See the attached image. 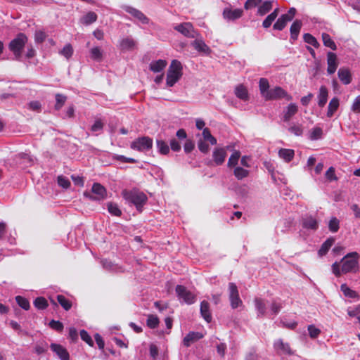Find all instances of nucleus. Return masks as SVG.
Returning <instances> with one entry per match:
<instances>
[{"instance_id":"obj_1","label":"nucleus","mask_w":360,"mask_h":360,"mask_svg":"<svg viewBox=\"0 0 360 360\" xmlns=\"http://www.w3.org/2000/svg\"><path fill=\"white\" fill-rule=\"evenodd\" d=\"M359 255L356 252L347 254L340 261L332 264V271L335 276H340L347 273H356L359 271Z\"/></svg>"},{"instance_id":"obj_2","label":"nucleus","mask_w":360,"mask_h":360,"mask_svg":"<svg viewBox=\"0 0 360 360\" xmlns=\"http://www.w3.org/2000/svg\"><path fill=\"white\" fill-rule=\"evenodd\" d=\"M122 195L127 202L134 205L137 210L139 212L142 211L143 206L148 200L146 195L143 192L136 188L123 190Z\"/></svg>"},{"instance_id":"obj_3","label":"nucleus","mask_w":360,"mask_h":360,"mask_svg":"<svg viewBox=\"0 0 360 360\" xmlns=\"http://www.w3.org/2000/svg\"><path fill=\"white\" fill-rule=\"evenodd\" d=\"M27 41L28 38L24 33H18L9 43V50L13 53L16 60H20L22 50Z\"/></svg>"},{"instance_id":"obj_4","label":"nucleus","mask_w":360,"mask_h":360,"mask_svg":"<svg viewBox=\"0 0 360 360\" xmlns=\"http://www.w3.org/2000/svg\"><path fill=\"white\" fill-rule=\"evenodd\" d=\"M182 65L177 60H173L167 73V85L173 86L182 76Z\"/></svg>"},{"instance_id":"obj_5","label":"nucleus","mask_w":360,"mask_h":360,"mask_svg":"<svg viewBox=\"0 0 360 360\" xmlns=\"http://www.w3.org/2000/svg\"><path fill=\"white\" fill-rule=\"evenodd\" d=\"M153 139L148 136L136 139L131 143V148L138 151H147L152 148Z\"/></svg>"},{"instance_id":"obj_6","label":"nucleus","mask_w":360,"mask_h":360,"mask_svg":"<svg viewBox=\"0 0 360 360\" xmlns=\"http://www.w3.org/2000/svg\"><path fill=\"white\" fill-rule=\"evenodd\" d=\"M176 292L179 299L188 304H191L195 302V295L183 285H177Z\"/></svg>"},{"instance_id":"obj_7","label":"nucleus","mask_w":360,"mask_h":360,"mask_svg":"<svg viewBox=\"0 0 360 360\" xmlns=\"http://www.w3.org/2000/svg\"><path fill=\"white\" fill-rule=\"evenodd\" d=\"M229 300L232 309H236L243 304L239 297V292L236 285L234 283L229 284Z\"/></svg>"},{"instance_id":"obj_8","label":"nucleus","mask_w":360,"mask_h":360,"mask_svg":"<svg viewBox=\"0 0 360 360\" xmlns=\"http://www.w3.org/2000/svg\"><path fill=\"white\" fill-rule=\"evenodd\" d=\"M174 29L188 38H195L198 32L191 22H183L174 26Z\"/></svg>"},{"instance_id":"obj_9","label":"nucleus","mask_w":360,"mask_h":360,"mask_svg":"<svg viewBox=\"0 0 360 360\" xmlns=\"http://www.w3.org/2000/svg\"><path fill=\"white\" fill-rule=\"evenodd\" d=\"M281 98H286L288 101L292 99V97L289 96L285 90L281 87L277 86L269 90V93L266 94L265 99L276 100Z\"/></svg>"},{"instance_id":"obj_10","label":"nucleus","mask_w":360,"mask_h":360,"mask_svg":"<svg viewBox=\"0 0 360 360\" xmlns=\"http://www.w3.org/2000/svg\"><path fill=\"white\" fill-rule=\"evenodd\" d=\"M243 15V11L241 8H226L223 11L224 18L228 20H236L241 18Z\"/></svg>"},{"instance_id":"obj_11","label":"nucleus","mask_w":360,"mask_h":360,"mask_svg":"<svg viewBox=\"0 0 360 360\" xmlns=\"http://www.w3.org/2000/svg\"><path fill=\"white\" fill-rule=\"evenodd\" d=\"M274 347L276 352L279 354L290 355L292 354L289 345L284 342L281 339H278L274 342Z\"/></svg>"},{"instance_id":"obj_12","label":"nucleus","mask_w":360,"mask_h":360,"mask_svg":"<svg viewBox=\"0 0 360 360\" xmlns=\"http://www.w3.org/2000/svg\"><path fill=\"white\" fill-rule=\"evenodd\" d=\"M327 64L328 68L327 72L329 75H332L335 72L338 66V60L337 56L335 53L328 52L327 54Z\"/></svg>"},{"instance_id":"obj_13","label":"nucleus","mask_w":360,"mask_h":360,"mask_svg":"<svg viewBox=\"0 0 360 360\" xmlns=\"http://www.w3.org/2000/svg\"><path fill=\"white\" fill-rule=\"evenodd\" d=\"M338 76L340 82L345 84H349L352 81V75L348 68H340L338 71Z\"/></svg>"},{"instance_id":"obj_14","label":"nucleus","mask_w":360,"mask_h":360,"mask_svg":"<svg viewBox=\"0 0 360 360\" xmlns=\"http://www.w3.org/2000/svg\"><path fill=\"white\" fill-rule=\"evenodd\" d=\"M124 10L141 23L148 24L149 22V19L140 11L130 6H126Z\"/></svg>"},{"instance_id":"obj_15","label":"nucleus","mask_w":360,"mask_h":360,"mask_svg":"<svg viewBox=\"0 0 360 360\" xmlns=\"http://www.w3.org/2000/svg\"><path fill=\"white\" fill-rule=\"evenodd\" d=\"M203 334L199 332H190L183 340V344L186 347H189L192 343L203 338Z\"/></svg>"},{"instance_id":"obj_16","label":"nucleus","mask_w":360,"mask_h":360,"mask_svg":"<svg viewBox=\"0 0 360 360\" xmlns=\"http://www.w3.org/2000/svg\"><path fill=\"white\" fill-rule=\"evenodd\" d=\"M302 227L315 231L319 227L318 221L312 216H306L302 219Z\"/></svg>"},{"instance_id":"obj_17","label":"nucleus","mask_w":360,"mask_h":360,"mask_svg":"<svg viewBox=\"0 0 360 360\" xmlns=\"http://www.w3.org/2000/svg\"><path fill=\"white\" fill-rule=\"evenodd\" d=\"M92 193L95 195L94 197L96 200L103 199L106 197L107 193L104 186L99 183H94L92 186Z\"/></svg>"},{"instance_id":"obj_18","label":"nucleus","mask_w":360,"mask_h":360,"mask_svg":"<svg viewBox=\"0 0 360 360\" xmlns=\"http://www.w3.org/2000/svg\"><path fill=\"white\" fill-rule=\"evenodd\" d=\"M51 348L61 360H69L70 356L68 351L61 345L53 343L51 345Z\"/></svg>"},{"instance_id":"obj_19","label":"nucleus","mask_w":360,"mask_h":360,"mask_svg":"<svg viewBox=\"0 0 360 360\" xmlns=\"http://www.w3.org/2000/svg\"><path fill=\"white\" fill-rule=\"evenodd\" d=\"M302 26V21L300 20H296L293 22V23L290 26V40L292 41L297 40L300 32L301 30Z\"/></svg>"},{"instance_id":"obj_20","label":"nucleus","mask_w":360,"mask_h":360,"mask_svg":"<svg viewBox=\"0 0 360 360\" xmlns=\"http://www.w3.org/2000/svg\"><path fill=\"white\" fill-rule=\"evenodd\" d=\"M278 155L285 162H290L295 157V150L292 149L281 148L278 152Z\"/></svg>"},{"instance_id":"obj_21","label":"nucleus","mask_w":360,"mask_h":360,"mask_svg":"<svg viewBox=\"0 0 360 360\" xmlns=\"http://www.w3.org/2000/svg\"><path fill=\"white\" fill-rule=\"evenodd\" d=\"M298 107L295 103H290L288 105L283 112V121L288 122L297 112Z\"/></svg>"},{"instance_id":"obj_22","label":"nucleus","mask_w":360,"mask_h":360,"mask_svg":"<svg viewBox=\"0 0 360 360\" xmlns=\"http://www.w3.org/2000/svg\"><path fill=\"white\" fill-rule=\"evenodd\" d=\"M226 152L224 148H216L213 152V160L216 165H221L225 160Z\"/></svg>"},{"instance_id":"obj_23","label":"nucleus","mask_w":360,"mask_h":360,"mask_svg":"<svg viewBox=\"0 0 360 360\" xmlns=\"http://www.w3.org/2000/svg\"><path fill=\"white\" fill-rule=\"evenodd\" d=\"M328 91L326 86H321L319 89V92L318 94V105L319 107H323L328 101Z\"/></svg>"},{"instance_id":"obj_24","label":"nucleus","mask_w":360,"mask_h":360,"mask_svg":"<svg viewBox=\"0 0 360 360\" xmlns=\"http://www.w3.org/2000/svg\"><path fill=\"white\" fill-rule=\"evenodd\" d=\"M167 62L165 60H158L152 61L150 64V70L153 72H159L165 69Z\"/></svg>"},{"instance_id":"obj_25","label":"nucleus","mask_w":360,"mask_h":360,"mask_svg":"<svg viewBox=\"0 0 360 360\" xmlns=\"http://www.w3.org/2000/svg\"><path fill=\"white\" fill-rule=\"evenodd\" d=\"M192 46L198 51L202 52L206 54H209L211 51L210 47L202 40L196 39L193 41Z\"/></svg>"},{"instance_id":"obj_26","label":"nucleus","mask_w":360,"mask_h":360,"mask_svg":"<svg viewBox=\"0 0 360 360\" xmlns=\"http://www.w3.org/2000/svg\"><path fill=\"white\" fill-rule=\"evenodd\" d=\"M200 314L202 318L210 323L212 320V316L210 312L209 303L207 301H202L200 303Z\"/></svg>"},{"instance_id":"obj_27","label":"nucleus","mask_w":360,"mask_h":360,"mask_svg":"<svg viewBox=\"0 0 360 360\" xmlns=\"http://www.w3.org/2000/svg\"><path fill=\"white\" fill-rule=\"evenodd\" d=\"M16 162L20 165V167H28L32 164V159L27 154H19L16 157Z\"/></svg>"},{"instance_id":"obj_28","label":"nucleus","mask_w":360,"mask_h":360,"mask_svg":"<svg viewBox=\"0 0 360 360\" xmlns=\"http://www.w3.org/2000/svg\"><path fill=\"white\" fill-rule=\"evenodd\" d=\"M255 305L257 311L258 316H263L266 314V303L264 300L261 298L255 299Z\"/></svg>"},{"instance_id":"obj_29","label":"nucleus","mask_w":360,"mask_h":360,"mask_svg":"<svg viewBox=\"0 0 360 360\" xmlns=\"http://www.w3.org/2000/svg\"><path fill=\"white\" fill-rule=\"evenodd\" d=\"M235 94L236 96L243 101H247L248 99V92L245 86L242 84L237 86L235 89Z\"/></svg>"},{"instance_id":"obj_30","label":"nucleus","mask_w":360,"mask_h":360,"mask_svg":"<svg viewBox=\"0 0 360 360\" xmlns=\"http://www.w3.org/2000/svg\"><path fill=\"white\" fill-rule=\"evenodd\" d=\"M272 7L273 2L270 1H266L259 6L257 14L262 16L264 15L272 9Z\"/></svg>"},{"instance_id":"obj_31","label":"nucleus","mask_w":360,"mask_h":360,"mask_svg":"<svg viewBox=\"0 0 360 360\" xmlns=\"http://www.w3.org/2000/svg\"><path fill=\"white\" fill-rule=\"evenodd\" d=\"M136 42L131 37H126L120 42V48L122 50H131L134 48Z\"/></svg>"},{"instance_id":"obj_32","label":"nucleus","mask_w":360,"mask_h":360,"mask_svg":"<svg viewBox=\"0 0 360 360\" xmlns=\"http://www.w3.org/2000/svg\"><path fill=\"white\" fill-rule=\"evenodd\" d=\"M339 107V100L338 98H333L329 103L328 107L327 116L328 117H333L334 112Z\"/></svg>"},{"instance_id":"obj_33","label":"nucleus","mask_w":360,"mask_h":360,"mask_svg":"<svg viewBox=\"0 0 360 360\" xmlns=\"http://www.w3.org/2000/svg\"><path fill=\"white\" fill-rule=\"evenodd\" d=\"M96 20L97 15L94 12L90 11L82 17L81 22L82 24L88 25L96 22Z\"/></svg>"},{"instance_id":"obj_34","label":"nucleus","mask_w":360,"mask_h":360,"mask_svg":"<svg viewBox=\"0 0 360 360\" xmlns=\"http://www.w3.org/2000/svg\"><path fill=\"white\" fill-rule=\"evenodd\" d=\"M259 86L260 93L262 97L265 98V97L266 96V94H268L270 90L268 80L265 78H261L259 82Z\"/></svg>"},{"instance_id":"obj_35","label":"nucleus","mask_w":360,"mask_h":360,"mask_svg":"<svg viewBox=\"0 0 360 360\" xmlns=\"http://www.w3.org/2000/svg\"><path fill=\"white\" fill-rule=\"evenodd\" d=\"M334 239L333 238H330L327 239L321 245V248L319 250V254L321 256L326 255L329 249L331 248L333 244L334 243Z\"/></svg>"},{"instance_id":"obj_36","label":"nucleus","mask_w":360,"mask_h":360,"mask_svg":"<svg viewBox=\"0 0 360 360\" xmlns=\"http://www.w3.org/2000/svg\"><path fill=\"white\" fill-rule=\"evenodd\" d=\"M91 58L96 61H101L103 59V51L100 47H94L90 50Z\"/></svg>"},{"instance_id":"obj_37","label":"nucleus","mask_w":360,"mask_h":360,"mask_svg":"<svg viewBox=\"0 0 360 360\" xmlns=\"http://www.w3.org/2000/svg\"><path fill=\"white\" fill-rule=\"evenodd\" d=\"M289 22V18L288 19H286V17H284L283 15L278 18V20H276V22L274 23L273 27L274 30H283L287 23Z\"/></svg>"},{"instance_id":"obj_38","label":"nucleus","mask_w":360,"mask_h":360,"mask_svg":"<svg viewBox=\"0 0 360 360\" xmlns=\"http://www.w3.org/2000/svg\"><path fill=\"white\" fill-rule=\"evenodd\" d=\"M322 40H323V44L326 46L330 48L332 50H336L337 46L328 34L323 33L322 34Z\"/></svg>"},{"instance_id":"obj_39","label":"nucleus","mask_w":360,"mask_h":360,"mask_svg":"<svg viewBox=\"0 0 360 360\" xmlns=\"http://www.w3.org/2000/svg\"><path fill=\"white\" fill-rule=\"evenodd\" d=\"M288 131L295 136H300L303 134L302 125L298 123H292L288 128Z\"/></svg>"},{"instance_id":"obj_40","label":"nucleus","mask_w":360,"mask_h":360,"mask_svg":"<svg viewBox=\"0 0 360 360\" xmlns=\"http://www.w3.org/2000/svg\"><path fill=\"white\" fill-rule=\"evenodd\" d=\"M203 141L210 143L212 145L217 144V139L211 134L208 128H204L202 131Z\"/></svg>"},{"instance_id":"obj_41","label":"nucleus","mask_w":360,"mask_h":360,"mask_svg":"<svg viewBox=\"0 0 360 360\" xmlns=\"http://www.w3.org/2000/svg\"><path fill=\"white\" fill-rule=\"evenodd\" d=\"M339 228L340 220L335 217H331L328 222V229L332 233H336L339 230Z\"/></svg>"},{"instance_id":"obj_42","label":"nucleus","mask_w":360,"mask_h":360,"mask_svg":"<svg viewBox=\"0 0 360 360\" xmlns=\"http://www.w3.org/2000/svg\"><path fill=\"white\" fill-rule=\"evenodd\" d=\"M240 157V152L238 150H235L229 159L228 166L229 167H235L238 164Z\"/></svg>"},{"instance_id":"obj_43","label":"nucleus","mask_w":360,"mask_h":360,"mask_svg":"<svg viewBox=\"0 0 360 360\" xmlns=\"http://www.w3.org/2000/svg\"><path fill=\"white\" fill-rule=\"evenodd\" d=\"M303 38H304V41L306 43L313 46L314 47L318 48L319 46V44L317 41L316 39L314 36H312L311 34H309V33L304 34L303 36Z\"/></svg>"},{"instance_id":"obj_44","label":"nucleus","mask_w":360,"mask_h":360,"mask_svg":"<svg viewBox=\"0 0 360 360\" xmlns=\"http://www.w3.org/2000/svg\"><path fill=\"white\" fill-rule=\"evenodd\" d=\"M340 289H341V291L345 295V296H346V297H351V298H354V297H357L356 292L355 291L352 290V289H350L346 284H342L340 286Z\"/></svg>"},{"instance_id":"obj_45","label":"nucleus","mask_w":360,"mask_h":360,"mask_svg":"<svg viewBox=\"0 0 360 360\" xmlns=\"http://www.w3.org/2000/svg\"><path fill=\"white\" fill-rule=\"evenodd\" d=\"M157 147L158 148L159 152L161 154L167 155L169 152V148L167 143L162 140L157 141Z\"/></svg>"},{"instance_id":"obj_46","label":"nucleus","mask_w":360,"mask_h":360,"mask_svg":"<svg viewBox=\"0 0 360 360\" xmlns=\"http://www.w3.org/2000/svg\"><path fill=\"white\" fill-rule=\"evenodd\" d=\"M60 54L65 57L67 59H69L71 58V56L73 54V49L71 44H66L63 49L60 51Z\"/></svg>"},{"instance_id":"obj_47","label":"nucleus","mask_w":360,"mask_h":360,"mask_svg":"<svg viewBox=\"0 0 360 360\" xmlns=\"http://www.w3.org/2000/svg\"><path fill=\"white\" fill-rule=\"evenodd\" d=\"M159 324V319L155 315H148L147 319V326L150 328H155Z\"/></svg>"},{"instance_id":"obj_48","label":"nucleus","mask_w":360,"mask_h":360,"mask_svg":"<svg viewBox=\"0 0 360 360\" xmlns=\"http://www.w3.org/2000/svg\"><path fill=\"white\" fill-rule=\"evenodd\" d=\"M58 302L60 303V304L65 309L69 310L71 307V302L66 299L63 295H59L57 296Z\"/></svg>"},{"instance_id":"obj_49","label":"nucleus","mask_w":360,"mask_h":360,"mask_svg":"<svg viewBox=\"0 0 360 360\" xmlns=\"http://www.w3.org/2000/svg\"><path fill=\"white\" fill-rule=\"evenodd\" d=\"M108 210L110 214H112V215H115V216L119 217L122 214V212L120 210L117 205L112 203V202H110L108 204Z\"/></svg>"},{"instance_id":"obj_50","label":"nucleus","mask_w":360,"mask_h":360,"mask_svg":"<svg viewBox=\"0 0 360 360\" xmlns=\"http://www.w3.org/2000/svg\"><path fill=\"white\" fill-rule=\"evenodd\" d=\"M46 38V34L44 31L39 30L34 33V41L37 44H41L44 41Z\"/></svg>"},{"instance_id":"obj_51","label":"nucleus","mask_w":360,"mask_h":360,"mask_svg":"<svg viewBox=\"0 0 360 360\" xmlns=\"http://www.w3.org/2000/svg\"><path fill=\"white\" fill-rule=\"evenodd\" d=\"M323 131L320 127H315L312 129L310 132L309 138L311 140H317L321 138Z\"/></svg>"},{"instance_id":"obj_52","label":"nucleus","mask_w":360,"mask_h":360,"mask_svg":"<svg viewBox=\"0 0 360 360\" xmlns=\"http://www.w3.org/2000/svg\"><path fill=\"white\" fill-rule=\"evenodd\" d=\"M34 306L39 309H45L47 306V301L44 297H37L34 302Z\"/></svg>"},{"instance_id":"obj_53","label":"nucleus","mask_w":360,"mask_h":360,"mask_svg":"<svg viewBox=\"0 0 360 360\" xmlns=\"http://www.w3.org/2000/svg\"><path fill=\"white\" fill-rule=\"evenodd\" d=\"M234 174L238 179H243L247 177L248 171L240 167H237L234 169Z\"/></svg>"},{"instance_id":"obj_54","label":"nucleus","mask_w":360,"mask_h":360,"mask_svg":"<svg viewBox=\"0 0 360 360\" xmlns=\"http://www.w3.org/2000/svg\"><path fill=\"white\" fill-rule=\"evenodd\" d=\"M308 331L311 338H316L321 333V330L314 325L308 326Z\"/></svg>"},{"instance_id":"obj_55","label":"nucleus","mask_w":360,"mask_h":360,"mask_svg":"<svg viewBox=\"0 0 360 360\" xmlns=\"http://www.w3.org/2000/svg\"><path fill=\"white\" fill-rule=\"evenodd\" d=\"M104 126V123L102 122L101 119H98L95 121L94 124L91 127V131L92 132H98L103 129Z\"/></svg>"},{"instance_id":"obj_56","label":"nucleus","mask_w":360,"mask_h":360,"mask_svg":"<svg viewBox=\"0 0 360 360\" xmlns=\"http://www.w3.org/2000/svg\"><path fill=\"white\" fill-rule=\"evenodd\" d=\"M17 303L20 306L22 309L27 310L30 307V303L25 298L21 296H17L15 297Z\"/></svg>"},{"instance_id":"obj_57","label":"nucleus","mask_w":360,"mask_h":360,"mask_svg":"<svg viewBox=\"0 0 360 360\" xmlns=\"http://www.w3.org/2000/svg\"><path fill=\"white\" fill-rule=\"evenodd\" d=\"M80 336L82 340L86 342L89 345L93 346L94 342L91 338V336L89 335V333L85 330H82L80 331Z\"/></svg>"},{"instance_id":"obj_58","label":"nucleus","mask_w":360,"mask_h":360,"mask_svg":"<svg viewBox=\"0 0 360 360\" xmlns=\"http://www.w3.org/2000/svg\"><path fill=\"white\" fill-rule=\"evenodd\" d=\"M56 106H55L56 109L59 110L64 105V103L66 101V97L61 94H56Z\"/></svg>"},{"instance_id":"obj_59","label":"nucleus","mask_w":360,"mask_h":360,"mask_svg":"<svg viewBox=\"0 0 360 360\" xmlns=\"http://www.w3.org/2000/svg\"><path fill=\"white\" fill-rule=\"evenodd\" d=\"M262 0H247L244 4V8L246 10H249L252 8L256 7L261 4Z\"/></svg>"},{"instance_id":"obj_60","label":"nucleus","mask_w":360,"mask_h":360,"mask_svg":"<svg viewBox=\"0 0 360 360\" xmlns=\"http://www.w3.org/2000/svg\"><path fill=\"white\" fill-rule=\"evenodd\" d=\"M49 326L51 328L57 330V331H62L63 329V325L61 322H60L59 321H54V320H52L50 323H49Z\"/></svg>"},{"instance_id":"obj_61","label":"nucleus","mask_w":360,"mask_h":360,"mask_svg":"<svg viewBox=\"0 0 360 360\" xmlns=\"http://www.w3.org/2000/svg\"><path fill=\"white\" fill-rule=\"evenodd\" d=\"M335 170L333 167H330L326 172L325 176L327 180H337L335 173Z\"/></svg>"},{"instance_id":"obj_62","label":"nucleus","mask_w":360,"mask_h":360,"mask_svg":"<svg viewBox=\"0 0 360 360\" xmlns=\"http://www.w3.org/2000/svg\"><path fill=\"white\" fill-rule=\"evenodd\" d=\"M352 110L355 113H360V95L354 99L352 105Z\"/></svg>"},{"instance_id":"obj_63","label":"nucleus","mask_w":360,"mask_h":360,"mask_svg":"<svg viewBox=\"0 0 360 360\" xmlns=\"http://www.w3.org/2000/svg\"><path fill=\"white\" fill-rule=\"evenodd\" d=\"M275 19L276 18L273 15L269 14L263 21L262 26L266 29L269 28L271 25L272 22L275 20Z\"/></svg>"},{"instance_id":"obj_64","label":"nucleus","mask_w":360,"mask_h":360,"mask_svg":"<svg viewBox=\"0 0 360 360\" xmlns=\"http://www.w3.org/2000/svg\"><path fill=\"white\" fill-rule=\"evenodd\" d=\"M198 148L202 153H207L209 150V146L206 141L200 140L198 142Z\"/></svg>"}]
</instances>
